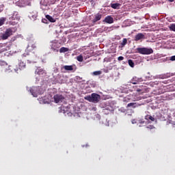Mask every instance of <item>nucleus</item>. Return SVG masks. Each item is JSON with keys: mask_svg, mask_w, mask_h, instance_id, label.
Returning <instances> with one entry per match:
<instances>
[{"mask_svg": "<svg viewBox=\"0 0 175 175\" xmlns=\"http://www.w3.org/2000/svg\"><path fill=\"white\" fill-rule=\"evenodd\" d=\"M84 99L92 103H98L100 100V95L96 93H92L91 95L85 96Z\"/></svg>", "mask_w": 175, "mask_h": 175, "instance_id": "obj_1", "label": "nucleus"}, {"mask_svg": "<svg viewBox=\"0 0 175 175\" xmlns=\"http://www.w3.org/2000/svg\"><path fill=\"white\" fill-rule=\"evenodd\" d=\"M169 2H174V0H168Z\"/></svg>", "mask_w": 175, "mask_h": 175, "instance_id": "obj_31", "label": "nucleus"}, {"mask_svg": "<svg viewBox=\"0 0 175 175\" xmlns=\"http://www.w3.org/2000/svg\"><path fill=\"white\" fill-rule=\"evenodd\" d=\"M136 50L139 54H142L143 55H150V54L154 53V50L151 48H137Z\"/></svg>", "mask_w": 175, "mask_h": 175, "instance_id": "obj_2", "label": "nucleus"}, {"mask_svg": "<svg viewBox=\"0 0 175 175\" xmlns=\"http://www.w3.org/2000/svg\"><path fill=\"white\" fill-rule=\"evenodd\" d=\"M129 65L131 67V68H134L135 67V63L133 62V61L132 59H129Z\"/></svg>", "mask_w": 175, "mask_h": 175, "instance_id": "obj_20", "label": "nucleus"}, {"mask_svg": "<svg viewBox=\"0 0 175 175\" xmlns=\"http://www.w3.org/2000/svg\"><path fill=\"white\" fill-rule=\"evenodd\" d=\"M30 92L31 93V94L33 95V96H34L35 98H38V94L34 93L33 92V90H30Z\"/></svg>", "mask_w": 175, "mask_h": 175, "instance_id": "obj_24", "label": "nucleus"}, {"mask_svg": "<svg viewBox=\"0 0 175 175\" xmlns=\"http://www.w3.org/2000/svg\"><path fill=\"white\" fill-rule=\"evenodd\" d=\"M103 22L107 23V24H113V23H114V19L111 16H107L105 18Z\"/></svg>", "mask_w": 175, "mask_h": 175, "instance_id": "obj_7", "label": "nucleus"}, {"mask_svg": "<svg viewBox=\"0 0 175 175\" xmlns=\"http://www.w3.org/2000/svg\"><path fill=\"white\" fill-rule=\"evenodd\" d=\"M145 120H150V121H155V118L154 117L151 116V115H146L145 116Z\"/></svg>", "mask_w": 175, "mask_h": 175, "instance_id": "obj_14", "label": "nucleus"}, {"mask_svg": "<svg viewBox=\"0 0 175 175\" xmlns=\"http://www.w3.org/2000/svg\"><path fill=\"white\" fill-rule=\"evenodd\" d=\"M46 18L50 21V23H55L56 20L50 15H46Z\"/></svg>", "mask_w": 175, "mask_h": 175, "instance_id": "obj_13", "label": "nucleus"}, {"mask_svg": "<svg viewBox=\"0 0 175 175\" xmlns=\"http://www.w3.org/2000/svg\"><path fill=\"white\" fill-rule=\"evenodd\" d=\"M2 57V53L0 52V57Z\"/></svg>", "mask_w": 175, "mask_h": 175, "instance_id": "obj_32", "label": "nucleus"}, {"mask_svg": "<svg viewBox=\"0 0 175 175\" xmlns=\"http://www.w3.org/2000/svg\"><path fill=\"white\" fill-rule=\"evenodd\" d=\"M65 70H73V66H64L63 67Z\"/></svg>", "mask_w": 175, "mask_h": 175, "instance_id": "obj_16", "label": "nucleus"}, {"mask_svg": "<svg viewBox=\"0 0 175 175\" xmlns=\"http://www.w3.org/2000/svg\"><path fill=\"white\" fill-rule=\"evenodd\" d=\"M145 36L143 33H139L135 36V42H139V40H142V39H144Z\"/></svg>", "mask_w": 175, "mask_h": 175, "instance_id": "obj_8", "label": "nucleus"}, {"mask_svg": "<svg viewBox=\"0 0 175 175\" xmlns=\"http://www.w3.org/2000/svg\"><path fill=\"white\" fill-rule=\"evenodd\" d=\"M120 6H121V4L118 3H111V8H112V9H120Z\"/></svg>", "mask_w": 175, "mask_h": 175, "instance_id": "obj_12", "label": "nucleus"}, {"mask_svg": "<svg viewBox=\"0 0 175 175\" xmlns=\"http://www.w3.org/2000/svg\"><path fill=\"white\" fill-rule=\"evenodd\" d=\"M118 61H123L124 57L120 56V57H118Z\"/></svg>", "mask_w": 175, "mask_h": 175, "instance_id": "obj_26", "label": "nucleus"}, {"mask_svg": "<svg viewBox=\"0 0 175 175\" xmlns=\"http://www.w3.org/2000/svg\"><path fill=\"white\" fill-rule=\"evenodd\" d=\"M102 18V14H97L94 16V18L92 21V23H96L97 21H99Z\"/></svg>", "mask_w": 175, "mask_h": 175, "instance_id": "obj_10", "label": "nucleus"}, {"mask_svg": "<svg viewBox=\"0 0 175 175\" xmlns=\"http://www.w3.org/2000/svg\"><path fill=\"white\" fill-rule=\"evenodd\" d=\"M93 75H94V76H99V75H102V71H100V70L94 71V72H93Z\"/></svg>", "mask_w": 175, "mask_h": 175, "instance_id": "obj_22", "label": "nucleus"}, {"mask_svg": "<svg viewBox=\"0 0 175 175\" xmlns=\"http://www.w3.org/2000/svg\"><path fill=\"white\" fill-rule=\"evenodd\" d=\"M29 17H30V18L35 20L36 18H37L38 17V13L37 12H30V14L29 15Z\"/></svg>", "mask_w": 175, "mask_h": 175, "instance_id": "obj_11", "label": "nucleus"}, {"mask_svg": "<svg viewBox=\"0 0 175 175\" xmlns=\"http://www.w3.org/2000/svg\"><path fill=\"white\" fill-rule=\"evenodd\" d=\"M77 61H79V62H83V61H84V58L83 57V55H81L77 56Z\"/></svg>", "mask_w": 175, "mask_h": 175, "instance_id": "obj_18", "label": "nucleus"}, {"mask_svg": "<svg viewBox=\"0 0 175 175\" xmlns=\"http://www.w3.org/2000/svg\"><path fill=\"white\" fill-rule=\"evenodd\" d=\"M161 79H166V76L163 75L161 77Z\"/></svg>", "mask_w": 175, "mask_h": 175, "instance_id": "obj_29", "label": "nucleus"}, {"mask_svg": "<svg viewBox=\"0 0 175 175\" xmlns=\"http://www.w3.org/2000/svg\"><path fill=\"white\" fill-rule=\"evenodd\" d=\"M26 65L24 62H20L18 64V68H15L14 70L15 72H17L18 70H24L25 69Z\"/></svg>", "mask_w": 175, "mask_h": 175, "instance_id": "obj_6", "label": "nucleus"}, {"mask_svg": "<svg viewBox=\"0 0 175 175\" xmlns=\"http://www.w3.org/2000/svg\"><path fill=\"white\" fill-rule=\"evenodd\" d=\"M146 91H147V90L146 88L137 90V92H139V94H144V93H146Z\"/></svg>", "mask_w": 175, "mask_h": 175, "instance_id": "obj_17", "label": "nucleus"}, {"mask_svg": "<svg viewBox=\"0 0 175 175\" xmlns=\"http://www.w3.org/2000/svg\"><path fill=\"white\" fill-rule=\"evenodd\" d=\"M136 123V121L135 120H133V121H132V124H135Z\"/></svg>", "mask_w": 175, "mask_h": 175, "instance_id": "obj_30", "label": "nucleus"}, {"mask_svg": "<svg viewBox=\"0 0 175 175\" xmlns=\"http://www.w3.org/2000/svg\"><path fill=\"white\" fill-rule=\"evenodd\" d=\"M170 61H175V55L170 57Z\"/></svg>", "mask_w": 175, "mask_h": 175, "instance_id": "obj_27", "label": "nucleus"}, {"mask_svg": "<svg viewBox=\"0 0 175 175\" xmlns=\"http://www.w3.org/2000/svg\"><path fill=\"white\" fill-rule=\"evenodd\" d=\"M147 128H148L149 129H152V128H154V126L150 125L149 126H147Z\"/></svg>", "mask_w": 175, "mask_h": 175, "instance_id": "obj_28", "label": "nucleus"}, {"mask_svg": "<svg viewBox=\"0 0 175 175\" xmlns=\"http://www.w3.org/2000/svg\"><path fill=\"white\" fill-rule=\"evenodd\" d=\"M170 31L175 32V23H172L169 26Z\"/></svg>", "mask_w": 175, "mask_h": 175, "instance_id": "obj_19", "label": "nucleus"}, {"mask_svg": "<svg viewBox=\"0 0 175 175\" xmlns=\"http://www.w3.org/2000/svg\"><path fill=\"white\" fill-rule=\"evenodd\" d=\"M5 21H6L5 18H2L0 19V27H1V25L5 24Z\"/></svg>", "mask_w": 175, "mask_h": 175, "instance_id": "obj_23", "label": "nucleus"}, {"mask_svg": "<svg viewBox=\"0 0 175 175\" xmlns=\"http://www.w3.org/2000/svg\"><path fill=\"white\" fill-rule=\"evenodd\" d=\"M128 43V40L126 38H124L122 43L121 46H124Z\"/></svg>", "mask_w": 175, "mask_h": 175, "instance_id": "obj_21", "label": "nucleus"}, {"mask_svg": "<svg viewBox=\"0 0 175 175\" xmlns=\"http://www.w3.org/2000/svg\"><path fill=\"white\" fill-rule=\"evenodd\" d=\"M59 47H61V44L57 42V41H53L51 44V49L53 51L58 52V49H59Z\"/></svg>", "mask_w": 175, "mask_h": 175, "instance_id": "obj_5", "label": "nucleus"}, {"mask_svg": "<svg viewBox=\"0 0 175 175\" xmlns=\"http://www.w3.org/2000/svg\"><path fill=\"white\" fill-rule=\"evenodd\" d=\"M53 99L55 100V103H62V102H64L65 97H64L62 94H55L53 96Z\"/></svg>", "mask_w": 175, "mask_h": 175, "instance_id": "obj_4", "label": "nucleus"}, {"mask_svg": "<svg viewBox=\"0 0 175 175\" xmlns=\"http://www.w3.org/2000/svg\"><path fill=\"white\" fill-rule=\"evenodd\" d=\"M88 145L86 144V147H88Z\"/></svg>", "mask_w": 175, "mask_h": 175, "instance_id": "obj_33", "label": "nucleus"}, {"mask_svg": "<svg viewBox=\"0 0 175 175\" xmlns=\"http://www.w3.org/2000/svg\"><path fill=\"white\" fill-rule=\"evenodd\" d=\"M0 65L1 66H5V65H8V64H6L5 61L0 60Z\"/></svg>", "mask_w": 175, "mask_h": 175, "instance_id": "obj_25", "label": "nucleus"}, {"mask_svg": "<svg viewBox=\"0 0 175 175\" xmlns=\"http://www.w3.org/2000/svg\"><path fill=\"white\" fill-rule=\"evenodd\" d=\"M13 35V29L11 28L7 29L4 33H3L1 36V38L2 40H6L10 36H12Z\"/></svg>", "mask_w": 175, "mask_h": 175, "instance_id": "obj_3", "label": "nucleus"}, {"mask_svg": "<svg viewBox=\"0 0 175 175\" xmlns=\"http://www.w3.org/2000/svg\"><path fill=\"white\" fill-rule=\"evenodd\" d=\"M69 51V49L68 48H66V47H62L60 49H59V53H66Z\"/></svg>", "mask_w": 175, "mask_h": 175, "instance_id": "obj_15", "label": "nucleus"}, {"mask_svg": "<svg viewBox=\"0 0 175 175\" xmlns=\"http://www.w3.org/2000/svg\"><path fill=\"white\" fill-rule=\"evenodd\" d=\"M144 104H140L137 103H130L127 105V107H132L133 109H135V107H139V106H142Z\"/></svg>", "mask_w": 175, "mask_h": 175, "instance_id": "obj_9", "label": "nucleus"}]
</instances>
